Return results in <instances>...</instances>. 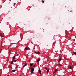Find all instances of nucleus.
<instances>
[{
	"mask_svg": "<svg viewBox=\"0 0 76 76\" xmlns=\"http://www.w3.org/2000/svg\"><path fill=\"white\" fill-rule=\"evenodd\" d=\"M32 44H33V43L32 42H31Z\"/></svg>",
	"mask_w": 76,
	"mask_h": 76,
	"instance_id": "393cba45",
	"label": "nucleus"
},
{
	"mask_svg": "<svg viewBox=\"0 0 76 76\" xmlns=\"http://www.w3.org/2000/svg\"><path fill=\"white\" fill-rule=\"evenodd\" d=\"M57 72V69H56L55 70V73H56V72Z\"/></svg>",
	"mask_w": 76,
	"mask_h": 76,
	"instance_id": "ddd939ff",
	"label": "nucleus"
},
{
	"mask_svg": "<svg viewBox=\"0 0 76 76\" xmlns=\"http://www.w3.org/2000/svg\"><path fill=\"white\" fill-rule=\"evenodd\" d=\"M35 53L36 54H40L41 53L39 52L38 51L35 52Z\"/></svg>",
	"mask_w": 76,
	"mask_h": 76,
	"instance_id": "f03ea898",
	"label": "nucleus"
},
{
	"mask_svg": "<svg viewBox=\"0 0 76 76\" xmlns=\"http://www.w3.org/2000/svg\"><path fill=\"white\" fill-rule=\"evenodd\" d=\"M0 37H4V34L1 33H0Z\"/></svg>",
	"mask_w": 76,
	"mask_h": 76,
	"instance_id": "7ed1b4c3",
	"label": "nucleus"
},
{
	"mask_svg": "<svg viewBox=\"0 0 76 76\" xmlns=\"http://www.w3.org/2000/svg\"><path fill=\"white\" fill-rule=\"evenodd\" d=\"M18 55H19V54H17L16 55V56H18Z\"/></svg>",
	"mask_w": 76,
	"mask_h": 76,
	"instance_id": "5701e85b",
	"label": "nucleus"
},
{
	"mask_svg": "<svg viewBox=\"0 0 76 76\" xmlns=\"http://www.w3.org/2000/svg\"><path fill=\"white\" fill-rule=\"evenodd\" d=\"M15 56H14L13 57V60H15Z\"/></svg>",
	"mask_w": 76,
	"mask_h": 76,
	"instance_id": "9d476101",
	"label": "nucleus"
},
{
	"mask_svg": "<svg viewBox=\"0 0 76 76\" xmlns=\"http://www.w3.org/2000/svg\"><path fill=\"white\" fill-rule=\"evenodd\" d=\"M35 65H34V66H33V67H35Z\"/></svg>",
	"mask_w": 76,
	"mask_h": 76,
	"instance_id": "aec40b11",
	"label": "nucleus"
},
{
	"mask_svg": "<svg viewBox=\"0 0 76 76\" xmlns=\"http://www.w3.org/2000/svg\"><path fill=\"white\" fill-rule=\"evenodd\" d=\"M11 62L12 64H13V61H11Z\"/></svg>",
	"mask_w": 76,
	"mask_h": 76,
	"instance_id": "4468645a",
	"label": "nucleus"
},
{
	"mask_svg": "<svg viewBox=\"0 0 76 76\" xmlns=\"http://www.w3.org/2000/svg\"><path fill=\"white\" fill-rule=\"evenodd\" d=\"M8 48H9V47Z\"/></svg>",
	"mask_w": 76,
	"mask_h": 76,
	"instance_id": "72a5a7b5",
	"label": "nucleus"
},
{
	"mask_svg": "<svg viewBox=\"0 0 76 76\" xmlns=\"http://www.w3.org/2000/svg\"><path fill=\"white\" fill-rule=\"evenodd\" d=\"M10 53H11L10 52Z\"/></svg>",
	"mask_w": 76,
	"mask_h": 76,
	"instance_id": "473e14b6",
	"label": "nucleus"
},
{
	"mask_svg": "<svg viewBox=\"0 0 76 76\" xmlns=\"http://www.w3.org/2000/svg\"><path fill=\"white\" fill-rule=\"evenodd\" d=\"M60 62V61H58V62L59 63Z\"/></svg>",
	"mask_w": 76,
	"mask_h": 76,
	"instance_id": "cd10ccee",
	"label": "nucleus"
},
{
	"mask_svg": "<svg viewBox=\"0 0 76 76\" xmlns=\"http://www.w3.org/2000/svg\"><path fill=\"white\" fill-rule=\"evenodd\" d=\"M72 10H71V11H70V12H72Z\"/></svg>",
	"mask_w": 76,
	"mask_h": 76,
	"instance_id": "c85d7f7f",
	"label": "nucleus"
},
{
	"mask_svg": "<svg viewBox=\"0 0 76 76\" xmlns=\"http://www.w3.org/2000/svg\"><path fill=\"white\" fill-rule=\"evenodd\" d=\"M26 65H27V64H26V63L25 64L24 66H23V67H25V66H26Z\"/></svg>",
	"mask_w": 76,
	"mask_h": 76,
	"instance_id": "423d86ee",
	"label": "nucleus"
},
{
	"mask_svg": "<svg viewBox=\"0 0 76 76\" xmlns=\"http://www.w3.org/2000/svg\"><path fill=\"white\" fill-rule=\"evenodd\" d=\"M9 70H10V69H9Z\"/></svg>",
	"mask_w": 76,
	"mask_h": 76,
	"instance_id": "7c9ffc66",
	"label": "nucleus"
},
{
	"mask_svg": "<svg viewBox=\"0 0 76 76\" xmlns=\"http://www.w3.org/2000/svg\"><path fill=\"white\" fill-rule=\"evenodd\" d=\"M41 59H38L37 60V62H39Z\"/></svg>",
	"mask_w": 76,
	"mask_h": 76,
	"instance_id": "9b49d317",
	"label": "nucleus"
},
{
	"mask_svg": "<svg viewBox=\"0 0 76 76\" xmlns=\"http://www.w3.org/2000/svg\"><path fill=\"white\" fill-rule=\"evenodd\" d=\"M30 65L31 67V66H33V65H34V64H33L30 63Z\"/></svg>",
	"mask_w": 76,
	"mask_h": 76,
	"instance_id": "39448f33",
	"label": "nucleus"
},
{
	"mask_svg": "<svg viewBox=\"0 0 76 76\" xmlns=\"http://www.w3.org/2000/svg\"><path fill=\"white\" fill-rule=\"evenodd\" d=\"M15 71H16V70H12V72H15Z\"/></svg>",
	"mask_w": 76,
	"mask_h": 76,
	"instance_id": "2eb2a0df",
	"label": "nucleus"
},
{
	"mask_svg": "<svg viewBox=\"0 0 76 76\" xmlns=\"http://www.w3.org/2000/svg\"><path fill=\"white\" fill-rule=\"evenodd\" d=\"M10 51H11V50H10Z\"/></svg>",
	"mask_w": 76,
	"mask_h": 76,
	"instance_id": "c756f323",
	"label": "nucleus"
},
{
	"mask_svg": "<svg viewBox=\"0 0 76 76\" xmlns=\"http://www.w3.org/2000/svg\"><path fill=\"white\" fill-rule=\"evenodd\" d=\"M44 1H42V3H44Z\"/></svg>",
	"mask_w": 76,
	"mask_h": 76,
	"instance_id": "4be33fe9",
	"label": "nucleus"
},
{
	"mask_svg": "<svg viewBox=\"0 0 76 76\" xmlns=\"http://www.w3.org/2000/svg\"><path fill=\"white\" fill-rule=\"evenodd\" d=\"M73 53L75 56H76V53L75 52H73Z\"/></svg>",
	"mask_w": 76,
	"mask_h": 76,
	"instance_id": "f8f14e48",
	"label": "nucleus"
},
{
	"mask_svg": "<svg viewBox=\"0 0 76 76\" xmlns=\"http://www.w3.org/2000/svg\"><path fill=\"white\" fill-rule=\"evenodd\" d=\"M49 69H48L47 70V74H48V72H49Z\"/></svg>",
	"mask_w": 76,
	"mask_h": 76,
	"instance_id": "6e6552de",
	"label": "nucleus"
},
{
	"mask_svg": "<svg viewBox=\"0 0 76 76\" xmlns=\"http://www.w3.org/2000/svg\"><path fill=\"white\" fill-rule=\"evenodd\" d=\"M58 64L57 65V66H58Z\"/></svg>",
	"mask_w": 76,
	"mask_h": 76,
	"instance_id": "2f4dec72",
	"label": "nucleus"
},
{
	"mask_svg": "<svg viewBox=\"0 0 76 76\" xmlns=\"http://www.w3.org/2000/svg\"><path fill=\"white\" fill-rule=\"evenodd\" d=\"M14 4V5H15V4H16V3H15Z\"/></svg>",
	"mask_w": 76,
	"mask_h": 76,
	"instance_id": "b1692460",
	"label": "nucleus"
},
{
	"mask_svg": "<svg viewBox=\"0 0 76 76\" xmlns=\"http://www.w3.org/2000/svg\"><path fill=\"white\" fill-rule=\"evenodd\" d=\"M39 72L40 74H41V70L40 69H39Z\"/></svg>",
	"mask_w": 76,
	"mask_h": 76,
	"instance_id": "20e7f679",
	"label": "nucleus"
},
{
	"mask_svg": "<svg viewBox=\"0 0 76 76\" xmlns=\"http://www.w3.org/2000/svg\"><path fill=\"white\" fill-rule=\"evenodd\" d=\"M32 57H34V55H33Z\"/></svg>",
	"mask_w": 76,
	"mask_h": 76,
	"instance_id": "bb28decb",
	"label": "nucleus"
},
{
	"mask_svg": "<svg viewBox=\"0 0 76 76\" xmlns=\"http://www.w3.org/2000/svg\"><path fill=\"white\" fill-rule=\"evenodd\" d=\"M45 69H46V70H47L48 69V68H47V67H45Z\"/></svg>",
	"mask_w": 76,
	"mask_h": 76,
	"instance_id": "6ab92c4d",
	"label": "nucleus"
},
{
	"mask_svg": "<svg viewBox=\"0 0 76 76\" xmlns=\"http://www.w3.org/2000/svg\"><path fill=\"white\" fill-rule=\"evenodd\" d=\"M34 68H32L31 69V73H32L34 72Z\"/></svg>",
	"mask_w": 76,
	"mask_h": 76,
	"instance_id": "f257e3e1",
	"label": "nucleus"
},
{
	"mask_svg": "<svg viewBox=\"0 0 76 76\" xmlns=\"http://www.w3.org/2000/svg\"><path fill=\"white\" fill-rule=\"evenodd\" d=\"M58 65H59V66H62V65L60 64V63H58Z\"/></svg>",
	"mask_w": 76,
	"mask_h": 76,
	"instance_id": "f3484780",
	"label": "nucleus"
},
{
	"mask_svg": "<svg viewBox=\"0 0 76 76\" xmlns=\"http://www.w3.org/2000/svg\"><path fill=\"white\" fill-rule=\"evenodd\" d=\"M61 60V58H60L59 59V61H60Z\"/></svg>",
	"mask_w": 76,
	"mask_h": 76,
	"instance_id": "a211bd4d",
	"label": "nucleus"
},
{
	"mask_svg": "<svg viewBox=\"0 0 76 76\" xmlns=\"http://www.w3.org/2000/svg\"><path fill=\"white\" fill-rule=\"evenodd\" d=\"M7 76H10L9 75H8Z\"/></svg>",
	"mask_w": 76,
	"mask_h": 76,
	"instance_id": "a878e982",
	"label": "nucleus"
},
{
	"mask_svg": "<svg viewBox=\"0 0 76 76\" xmlns=\"http://www.w3.org/2000/svg\"><path fill=\"white\" fill-rule=\"evenodd\" d=\"M56 44V42H53V44Z\"/></svg>",
	"mask_w": 76,
	"mask_h": 76,
	"instance_id": "412c9836",
	"label": "nucleus"
},
{
	"mask_svg": "<svg viewBox=\"0 0 76 76\" xmlns=\"http://www.w3.org/2000/svg\"><path fill=\"white\" fill-rule=\"evenodd\" d=\"M68 68L69 69H72V67L70 66H68Z\"/></svg>",
	"mask_w": 76,
	"mask_h": 76,
	"instance_id": "0eeeda50",
	"label": "nucleus"
},
{
	"mask_svg": "<svg viewBox=\"0 0 76 76\" xmlns=\"http://www.w3.org/2000/svg\"><path fill=\"white\" fill-rule=\"evenodd\" d=\"M28 49H29V48H28L27 47H26V48H25V50H28Z\"/></svg>",
	"mask_w": 76,
	"mask_h": 76,
	"instance_id": "1a4fd4ad",
	"label": "nucleus"
},
{
	"mask_svg": "<svg viewBox=\"0 0 76 76\" xmlns=\"http://www.w3.org/2000/svg\"><path fill=\"white\" fill-rule=\"evenodd\" d=\"M17 61V60H13V62H16Z\"/></svg>",
	"mask_w": 76,
	"mask_h": 76,
	"instance_id": "dca6fc26",
	"label": "nucleus"
}]
</instances>
